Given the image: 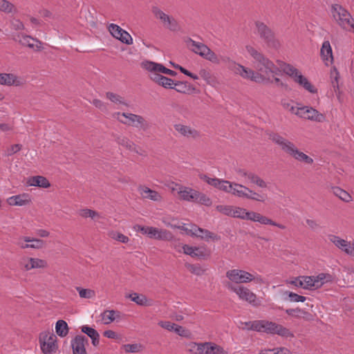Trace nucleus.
I'll return each mask as SVG.
<instances>
[{"label":"nucleus","mask_w":354,"mask_h":354,"mask_svg":"<svg viewBox=\"0 0 354 354\" xmlns=\"http://www.w3.org/2000/svg\"><path fill=\"white\" fill-rule=\"evenodd\" d=\"M246 51L252 58L254 67L256 68V73H260L262 77L261 84H272L273 80L271 77L278 75L280 73L279 68L261 52L251 45L245 46Z\"/></svg>","instance_id":"nucleus-1"},{"label":"nucleus","mask_w":354,"mask_h":354,"mask_svg":"<svg viewBox=\"0 0 354 354\" xmlns=\"http://www.w3.org/2000/svg\"><path fill=\"white\" fill-rule=\"evenodd\" d=\"M270 138L275 145H278L284 153L290 156L295 160L310 165L313 162L312 158L299 151L293 142L279 133H272L270 136Z\"/></svg>","instance_id":"nucleus-2"},{"label":"nucleus","mask_w":354,"mask_h":354,"mask_svg":"<svg viewBox=\"0 0 354 354\" xmlns=\"http://www.w3.org/2000/svg\"><path fill=\"white\" fill-rule=\"evenodd\" d=\"M231 217L258 222L262 225H270L277 227L281 230H285L286 228L284 225L277 223L260 213L253 211H248L245 208L240 207L232 206Z\"/></svg>","instance_id":"nucleus-3"},{"label":"nucleus","mask_w":354,"mask_h":354,"mask_svg":"<svg viewBox=\"0 0 354 354\" xmlns=\"http://www.w3.org/2000/svg\"><path fill=\"white\" fill-rule=\"evenodd\" d=\"M330 12L333 20L342 30L354 32V18L342 5L339 3L331 4Z\"/></svg>","instance_id":"nucleus-4"},{"label":"nucleus","mask_w":354,"mask_h":354,"mask_svg":"<svg viewBox=\"0 0 354 354\" xmlns=\"http://www.w3.org/2000/svg\"><path fill=\"white\" fill-rule=\"evenodd\" d=\"M222 62L229 63L228 68L235 75H239L244 80H250L256 83L261 84L262 77L260 73H257L255 71L250 68L244 66L232 59L229 57H222Z\"/></svg>","instance_id":"nucleus-5"},{"label":"nucleus","mask_w":354,"mask_h":354,"mask_svg":"<svg viewBox=\"0 0 354 354\" xmlns=\"http://www.w3.org/2000/svg\"><path fill=\"white\" fill-rule=\"evenodd\" d=\"M231 194L239 198L259 203H265L268 199V194L264 192H256L248 187L236 183H234Z\"/></svg>","instance_id":"nucleus-6"},{"label":"nucleus","mask_w":354,"mask_h":354,"mask_svg":"<svg viewBox=\"0 0 354 354\" xmlns=\"http://www.w3.org/2000/svg\"><path fill=\"white\" fill-rule=\"evenodd\" d=\"M185 42L192 51L199 55L203 58L215 64H219L222 62L221 57L223 56L218 57L207 45L196 41L191 38H188Z\"/></svg>","instance_id":"nucleus-7"},{"label":"nucleus","mask_w":354,"mask_h":354,"mask_svg":"<svg viewBox=\"0 0 354 354\" xmlns=\"http://www.w3.org/2000/svg\"><path fill=\"white\" fill-rule=\"evenodd\" d=\"M113 118L123 124L139 128L143 131H146L149 128V124L147 120L140 115L131 113L115 112L113 114Z\"/></svg>","instance_id":"nucleus-8"},{"label":"nucleus","mask_w":354,"mask_h":354,"mask_svg":"<svg viewBox=\"0 0 354 354\" xmlns=\"http://www.w3.org/2000/svg\"><path fill=\"white\" fill-rule=\"evenodd\" d=\"M283 71L287 75L290 76L294 82L302 86L307 91L311 93H316L317 92V89L293 66L286 64L283 68Z\"/></svg>","instance_id":"nucleus-9"},{"label":"nucleus","mask_w":354,"mask_h":354,"mask_svg":"<svg viewBox=\"0 0 354 354\" xmlns=\"http://www.w3.org/2000/svg\"><path fill=\"white\" fill-rule=\"evenodd\" d=\"M133 230L136 232H140L142 234L147 236L150 239L160 241H171L173 239L172 234L165 229L136 225L133 226Z\"/></svg>","instance_id":"nucleus-10"},{"label":"nucleus","mask_w":354,"mask_h":354,"mask_svg":"<svg viewBox=\"0 0 354 354\" xmlns=\"http://www.w3.org/2000/svg\"><path fill=\"white\" fill-rule=\"evenodd\" d=\"M256 33L263 40L268 46L277 48L280 46L279 40L276 38L274 32L266 24L261 21H256Z\"/></svg>","instance_id":"nucleus-11"},{"label":"nucleus","mask_w":354,"mask_h":354,"mask_svg":"<svg viewBox=\"0 0 354 354\" xmlns=\"http://www.w3.org/2000/svg\"><path fill=\"white\" fill-rule=\"evenodd\" d=\"M301 288L306 290H315L321 288L326 282L330 281L332 277L329 274L320 273L317 276H301Z\"/></svg>","instance_id":"nucleus-12"},{"label":"nucleus","mask_w":354,"mask_h":354,"mask_svg":"<svg viewBox=\"0 0 354 354\" xmlns=\"http://www.w3.org/2000/svg\"><path fill=\"white\" fill-rule=\"evenodd\" d=\"M227 288L236 293L239 299L245 301L253 306H259L260 305V302L257 299V295L249 288L242 286H235L232 283H228L227 284Z\"/></svg>","instance_id":"nucleus-13"},{"label":"nucleus","mask_w":354,"mask_h":354,"mask_svg":"<svg viewBox=\"0 0 354 354\" xmlns=\"http://www.w3.org/2000/svg\"><path fill=\"white\" fill-rule=\"evenodd\" d=\"M57 337L50 333H42L39 337L40 347L44 354L55 353L57 348L55 344Z\"/></svg>","instance_id":"nucleus-14"},{"label":"nucleus","mask_w":354,"mask_h":354,"mask_svg":"<svg viewBox=\"0 0 354 354\" xmlns=\"http://www.w3.org/2000/svg\"><path fill=\"white\" fill-rule=\"evenodd\" d=\"M328 238L339 250L354 257V241H348L334 234H329Z\"/></svg>","instance_id":"nucleus-15"},{"label":"nucleus","mask_w":354,"mask_h":354,"mask_svg":"<svg viewBox=\"0 0 354 354\" xmlns=\"http://www.w3.org/2000/svg\"><path fill=\"white\" fill-rule=\"evenodd\" d=\"M263 333L277 334L284 337H292L293 333L287 328L275 322L265 320Z\"/></svg>","instance_id":"nucleus-16"},{"label":"nucleus","mask_w":354,"mask_h":354,"mask_svg":"<svg viewBox=\"0 0 354 354\" xmlns=\"http://www.w3.org/2000/svg\"><path fill=\"white\" fill-rule=\"evenodd\" d=\"M227 278L235 283H246L252 281V273L243 270L233 269L226 272Z\"/></svg>","instance_id":"nucleus-17"},{"label":"nucleus","mask_w":354,"mask_h":354,"mask_svg":"<svg viewBox=\"0 0 354 354\" xmlns=\"http://www.w3.org/2000/svg\"><path fill=\"white\" fill-rule=\"evenodd\" d=\"M16 244L21 249H41L45 246L44 241L31 238L30 236H21L18 238Z\"/></svg>","instance_id":"nucleus-18"},{"label":"nucleus","mask_w":354,"mask_h":354,"mask_svg":"<svg viewBox=\"0 0 354 354\" xmlns=\"http://www.w3.org/2000/svg\"><path fill=\"white\" fill-rule=\"evenodd\" d=\"M142 67L150 73H157L176 76L177 73L164 66L162 64L151 61H144L141 64Z\"/></svg>","instance_id":"nucleus-19"},{"label":"nucleus","mask_w":354,"mask_h":354,"mask_svg":"<svg viewBox=\"0 0 354 354\" xmlns=\"http://www.w3.org/2000/svg\"><path fill=\"white\" fill-rule=\"evenodd\" d=\"M237 174L241 178H245L249 182L256 185L260 188H266L268 186V183L254 172L247 171L245 169H239L237 170Z\"/></svg>","instance_id":"nucleus-20"},{"label":"nucleus","mask_w":354,"mask_h":354,"mask_svg":"<svg viewBox=\"0 0 354 354\" xmlns=\"http://www.w3.org/2000/svg\"><path fill=\"white\" fill-rule=\"evenodd\" d=\"M174 129L181 136L189 140H195L200 137V133L195 129L180 123L175 124Z\"/></svg>","instance_id":"nucleus-21"},{"label":"nucleus","mask_w":354,"mask_h":354,"mask_svg":"<svg viewBox=\"0 0 354 354\" xmlns=\"http://www.w3.org/2000/svg\"><path fill=\"white\" fill-rule=\"evenodd\" d=\"M21 264L26 271H29L32 269L45 268L48 266L45 260L32 257L24 259Z\"/></svg>","instance_id":"nucleus-22"},{"label":"nucleus","mask_w":354,"mask_h":354,"mask_svg":"<svg viewBox=\"0 0 354 354\" xmlns=\"http://www.w3.org/2000/svg\"><path fill=\"white\" fill-rule=\"evenodd\" d=\"M88 339L82 335H77L71 340V346L73 354H86V345L88 344Z\"/></svg>","instance_id":"nucleus-23"},{"label":"nucleus","mask_w":354,"mask_h":354,"mask_svg":"<svg viewBox=\"0 0 354 354\" xmlns=\"http://www.w3.org/2000/svg\"><path fill=\"white\" fill-rule=\"evenodd\" d=\"M150 79L154 82L155 83L158 84L160 86H162V87L165 88H174V81L171 80V78L167 77L165 76H163L161 74L157 73H150L149 75Z\"/></svg>","instance_id":"nucleus-24"},{"label":"nucleus","mask_w":354,"mask_h":354,"mask_svg":"<svg viewBox=\"0 0 354 354\" xmlns=\"http://www.w3.org/2000/svg\"><path fill=\"white\" fill-rule=\"evenodd\" d=\"M189 235L195 236L201 239L208 240L209 239H215L216 237L213 233L207 230L203 229L195 225H190V230L188 232Z\"/></svg>","instance_id":"nucleus-25"},{"label":"nucleus","mask_w":354,"mask_h":354,"mask_svg":"<svg viewBox=\"0 0 354 354\" xmlns=\"http://www.w3.org/2000/svg\"><path fill=\"white\" fill-rule=\"evenodd\" d=\"M138 192L140 196L145 199H149L153 201H160L161 195L156 191L153 190L146 186H140Z\"/></svg>","instance_id":"nucleus-26"},{"label":"nucleus","mask_w":354,"mask_h":354,"mask_svg":"<svg viewBox=\"0 0 354 354\" xmlns=\"http://www.w3.org/2000/svg\"><path fill=\"white\" fill-rule=\"evenodd\" d=\"M21 84V79L12 73H0V84L5 86H19Z\"/></svg>","instance_id":"nucleus-27"},{"label":"nucleus","mask_w":354,"mask_h":354,"mask_svg":"<svg viewBox=\"0 0 354 354\" xmlns=\"http://www.w3.org/2000/svg\"><path fill=\"white\" fill-rule=\"evenodd\" d=\"M321 57L326 65L333 62V50L328 41H324L320 50Z\"/></svg>","instance_id":"nucleus-28"},{"label":"nucleus","mask_w":354,"mask_h":354,"mask_svg":"<svg viewBox=\"0 0 354 354\" xmlns=\"http://www.w3.org/2000/svg\"><path fill=\"white\" fill-rule=\"evenodd\" d=\"M197 191L192 188L179 186L178 189V194L180 199L186 201H194Z\"/></svg>","instance_id":"nucleus-29"},{"label":"nucleus","mask_w":354,"mask_h":354,"mask_svg":"<svg viewBox=\"0 0 354 354\" xmlns=\"http://www.w3.org/2000/svg\"><path fill=\"white\" fill-rule=\"evenodd\" d=\"M120 313L114 310H106L100 314L102 322L107 325L112 323L115 319L120 317Z\"/></svg>","instance_id":"nucleus-30"},{"label":"nucleus","mask_w":354,"mask_h":354,"mask_svg":"<svg viewBox=\"0 0 354 354\" xmlns=\"http://www.w3.org/2000/svg\"><path fill=\"white\" fill-rule=\"evenodd\" d=\"M81 330L91 339L92 344L94 346H97L99 344L100 335L95 329L87 325H84L81 327Z\"/></svg>","instance_id":"nucleus-31"},{"label":"nucleus","mask_w":354,"mask_h":354,"mask_svg":"<svg viewBox=\"0 0 354 354\" xmlns=\"http://www.w3.org/2000/svg\"><path fill=\"white\" fill-rule=\"evenodd\" d=\"M27 183L30 186H35L43 188H48L50 186V184L46 178L41 176H35L30 178L28 180Z\"/></svg>","instance_id":"nucleus-32"},{"label":"nucleus","mask_w":354,"mask_h":354,"mask_svg":"<svg viewBox=\"0 0 354 354\" xmlns=\"http://www.w3.org/2000/svg\"><path fill=\"white\" fill-rule=\"evenodd\" d=\"M306 119L312 121H316L319 122H322L324 120L325 117L323 114L319 113L317 110L315 109L307 106L306 109Z\"/></svg>","instance_id":"nucleus-33"},{"label":"nucleus","mask_w":354,"mask_h":354,"mask_svg":"<svg viewBox=\"0 0 354 354\" xmlns=\"http://www.w3.org/2000/svg\"><path fill=\"white\" fill-rule=\"evenodd\" d=\"M19 42L22 45L28 46L30 48H33L35 46H36L37 50H40L41 48V43L37 39H35L28 35H22Z\"/></svg>","instance_id":"nucleus-34"},{"label":"nucleus","mask_w":354,"mask_h":354,"mask_svg":"<svg viewBox=\"0 0 354 354\" xmlns=\"http://www.w3.org/2000/svg\"><path fill=\"white\" fill-rule=\"evenodd\" d=\"M207 346V342H192L188 345V351L192 354H206L205 350Z\"/></svg>","instance_id":"nucleus-35"},{"label":"nucleus","mask_w":354,"mask_h":354,"mask_svg":"<svg viewBox=\"0 0 354 354\" xmlns=\"http://www.w3.org/2000/svg\"><path fill=\"white\" fill-rule=\"evenodd\" d=\"M183 252L192 257H203V252L197 247H192L188 245H184L182 247Z\"/></svg>","instance_id":"nucleus-36"},{"label":"nucleus","mask_w":354,"mask_h":354,"mask_svg":"<svg viewBox=\"0 0 354 354\" xmlns=\"http://www.w3.org/2000/svg\"><path fill=\"white\" fill-rule=\"evenodd\" d=\"M128 297L133 302H135L136 304L145 306H149V304L148 303V299L146 297V296L143 295H139L136 292H133L131 294H129Z\"/></svg>","instance_id":"nucleus-37"},{"label":"nucleus","mask_w":354,"mask_h":354,"mask_svg":"<svg viewBox=\"0 0 354 354\" xmlns=\"http://www.w3.org/2000/svg\"><path fill=\"white\" fill-rule=\"evenodd\" d=\"M207 345H208L206 347V354H227L228 352L225 351L223 348L221 346L212 343V342H207Z\"/></svg>","instance_id":"nucleus-38"},{"label":"nucleus","mask_w":354,"mask_h":354,"mask_svg":"<svg viewBox=\"0 0 354 354\" xmlns=\"http://www.w3.org/2000/svg\"><path fill=\"white\" fill-rule=\"evenodd\" d=\"M55 330L57 334L63 337L66 336L68 333V328L67 323L62 319L58 320L56 323Z\"/></svg>","instance_id":"nucleus-39"},{"label":"nucleus","mask_w":354,"mask_h":354,"mask_svg":"<svg viewBox=\"0 0 354 354\" xmlns=\"http://www.w3.org/2000/svg\"><path fill=\"white\" fill-rule=\"evenodd\" d=\"M333 194L339 197L341 200L345 202H349L351 201V196L345 190L341 189L339 187H334L332 188Z\"/></svg>","instance_id":"nucleus-40"},{"label":"nucleus","mask_w":354,"mask_h":354,"mask_svg":"<svg viewBox=\"0 0 354 354\" xmlns=\"http://www.w3.org/2000/svg\"><path fill=\"white\" fill-rule=\"evenodd\" d=\"M199 75L206 82L207 84H209L211 86L214 85L216 82L215 77L212 75L211 73L209 71L205 68H201L199 71Z\"/></svg>","instance_id":"nucleus-41"},{"label":"nucleus","mask_w":354,"mask_h":354,"mask_svg":"<svg viewBox=\"0 0 354 354\" xmlns=\"http://www.w3.org/2000/svg\"><path fill=\"white\" fill-rule=\"evenodd\" d=\"M194 202L201 203L205 206H210L212 205V200L206 194L200 192H196Z\"/></svg>","instance_id":"nucleus-42"},{"label":"nucleus","mask_w":354,"mask_h":354,"mask_svg":"<svg viewBox=\"0 0 354 354\" xmlns=\"http://www.w3.org/2000/svg\"><path fill=\"white\" fill-rule=\"evenodd\" d=\"M28 202V200L24 199V197L20 195L12 196L8 198V203L10 205L22 206Z\"/></svg>","instance_id":"nucleus-43"},{"label":"nucleus","mask_w":354,"mask_h":354,"mask_svg":"<svg viewBox=\"0 0 354 354\" xmlns=\"http://www.w3.org/2000/svg\"><path fill=\"white\" fill-rule=\"evenodd\" d=\"M109 236L112 239L116 240L120 243H127L129 241V239L128 236L117 231L109 232Z\"/></svg>","instance_id":"nucleus-44"},{"label":"nucleus","mask_w":354,"mask_h":354,"mask_svg":"<svg viewBox=\"0 0 354 354\" xmlns=\"http://www.w3.org/2000/svg\"><path fill=\"white\" fill-rule=\"evenodd\" d=\"M0 11L6 13H11L15 12L16 9L12 3L6 0H0Z\"/></svg>","instance_id":"nucleus-45"},{"label":"nucleus","mask_w":354,"mask_h":354,"mask_svg":"<svg viewBox=\"0 0 354 354\" xmlns=\"http://www.w3.org/2000/svg\"><path fill=\"white\" fill-rule=\"evenodd\" d=\"M106 96L109 100H111L113 103L127 105V104L124 100L123 97L118 94H115L112 92H107L106 93Z\"/></svg>","instance_id":"nucleus-46"},{"label":"nucleus","mask_w":354,"mask_h":354,"mask_svg":"<svg viewBox=\"0 0 354 354\" xmlns=\"http://www.w3.org/2000/svg\"><path fill=\"white\" fill-rule=\"evenodd\" d=\"M201 179L203 180L208 185L213 186L217 189L219 188L221 181L223 180V179H219L217 178H210V177L207 176V175L201 176Z\"/></svg>","instance_id":"nucleus-47"},{"label":"nucleus","mask_w":354,"mask_h":354,"mask_svg":"<svg viewBox=\"0 0 354 354\" xmlns=\"http://www.w3.org/2000/svg\"><path fill=\"white\" fill-rule=\"evenodd\" d=\"M201 179L203 180L208 185L213 186L217 189L219 188L221 181L223 180V179H219L217 178H210V177L207 176V175L201 176Z\"/></svg>","instance_id":"nucleus-48"},{"label":"nucleus","mask_w":354,"mask_h":354,"mask_svg":"<svg viewBox=\"0 0 354 354\" xmlns=\"http://www.w3.org/2000/svg\"><path fill=\"white\" fill-rule=\"evenodd\" d=\"M186 268L194 274L201 276L205 273V270L198 264H187Z\"/></svg>","instance_id":"nucleus-49"},{"label":"nucleus","mask_w":354,"mask_h":354,"mask_svg":"<svg viewBox=\"0 0 354 354\" xmlns=\"http://www.w3.org/2000/svg\"><path fill=\"white\" fill-rule=\"evenodd\" d=\"M79 215L83 218H91L92 219L100 218V215L97 212L89 209H82L80 210Z\"/></svg>","instance_id":"nucleus-50"},{"label":"nucleus","mask_w":354,"mask_h":354,"mask_svg":"<svg viewBox=\"0 0 354 354\" xmlns=\"http://www.w3.org/2000/svg\"><path fill=\"white\" fill-rule=\"evenodd\" d=\"M76 290L81 298L90 299L95 295V291L91 289H85L80 287H76Z\"/></svg>","instance_id":"nucleus-51"},{"label":"nucleus","mask_w":354,"mask_h":354,"mask_svg":"<svg viewBox=\"0 0 354 354\" xmlns=\"http://www.w3.org/2000/svg\"><path fill=\"white\" fill-rule=\"evenodd\" d=\"M152 12L157 19H160L162 22L163 24L166 23V21L168 19V17L169 16L158 7H153Z\"/></svg>","instance_id":"nucleus-52"},{"label":"nucleus","mask_w":354,"mask_h":354,"mask_svg":"<svg viewBox=\"0 0 354 354\" xmlns=\"http://www.w3.org/2000/svg\"><path fill=\"white\" fill-rule=\"evenodd\" d=\"M117 39L120 40L122 43L127 44V45H131L133 44L132 37L125 30H122L120 33V35Z\"/></svg>","instance_id":"nucleus-53"},{"label":"nucleus","mask_w":354,"mask_h":354,"mask_svg":"<svg viewBox=\"0 0 354 354\" xmlns=\"http://www.w3.org/2000/svg\"><path fill=\"white\" fill-rule=\"evenodd\" d=\"M164 26L171 31H177L179 30L177 21L170 16L168 17V19L166 21V23L164 24Z\"/></svg>","instance_id":"nucleus-54"},{"label":"nucleus","mask_w":354,"mask_h":354,"mask_svg":"<svg viewBox=\"0 0 354 354\" xmlns=\"http://www.w3.org/2000/svg\"><path fill=\"white\" fill-rule=\"evenodd\" d=\"M108 30L109 31V32L111 33V35L115 37V39H118L119 35H120V33L124 30V29H122L121 27H120L118 25H116L115 24H111L109 26H108Z\"/></svg>","instance_id":"nucleus-55"},{"label":"nucleus","mask_w":354,"mask_h":354,"mask_svg":"<svg viewBox=\"0 0 354 354\" xmlns=\"http://www.w3.org/2000/svg\"><path fill=\"white\" fill-rule=\"evenodd\" d=\"M175 90L181 93H187L189 90V86L187 82H176L174 84Z\"/></svg>","instance_id":"nucleus-56"},{"label":"nucleus","mask_w":354,"mask_h":354,"mask_svg":"<svg viewBox=\"0 0 354 354\" xmlns=\"http://www.w3.org/2000/svg\"><path fill=\"white\" fill-rule=\"evenodd\" d=\"M216 209L224 215L231 216L232 205H219L216 207Z\"/></svg>","instance_id":"nucleus-57"},{"label":"nucleus","mask_w":354,"mask_h":354,"mask_svg":"<svg viewBox=\"0 0 354 354\" xmlns=\"http://www.w3.org/2000/svg\"><path fill=\"white\" fill-rule=\"evenodd\" d=\"M233 185H234V183H231V182H230L228 180H222L218 189L226 192V193L231 194Z\"/></svg>","instance_id":"nucleus-58"},{"label":"nucleus","mask_w":354,"mask_h":354,"mask_svg":"<svg viewBox=\"0 0 354 354\" xmlns=\"http://www.w3.org/2000/svg\"><path fill=\"white\" fill-rule=\"evenodd\" d=\"M141 346L138 344H124L123 348L127 353H138L140 351Z\"/></svg>","instance_id":"nucleus-59"},{"label":"nucleus","mask_w":354,"mask_h":354,"mask_svg":"<svg viewBox=\"0 0 354 354\" xmlns=\"http://www.w3.org/2000/svg\"><path fill=\"white\" fill-rule=\"evenodd\" d=\"M264 324L265 320L253 321V324H252V330H255L257 332H263Z\"/></svg>","instance_id":"nucleus-60"},{"label":"nucleus","mask_w":354,"mask_h":354,"mask_svg":"<svg viewBox=\"0 0 354 354\" xmlns=\"http://www.w3.org/2000/svg\"><path fill=\"white\" fill-rule=\"evenodd\" d=\"M288 297L291 301L294 302H304L306 297L304 296L299 295L292 292H288Z\"/></svg>","instance_id":"nucleus-61"},{"label":"nucleus","mask_w":354,"mask_h":354,"mask_svg":"<svg viewBox=\"0 0 354 354\" xmlns=\"http://www.w3.org/2000/svg\"><path fill=\"white\" fill-rule=\"evenodd\" d=\"M22 145L19 144H15L11 145L9 148L7 149L6 151V156H10L17 152L19 151L21 149Z\"/></svg>","instance_id":"nucleus-62"},{"label":"nucleus","mask_w":354,"mask_h":354,"mask_svg":"<svg viewBox=\"0 0 354 354\" xmlns=\"http://www.w3.org/2000/svg\"><path fill=\"white\" fill-rule=\"evenodd\" d=\"M158 326L168 331H174L176 324L169 321H160L158 323Z\"/></svg>","instance_id":"nucleus-63"},{"label":"nucleus","mask_w":354,"mask_h":354,"mask_svg":"<svg viewBox=\"0 0 354 354\" xmlns=\"http://www.w3.org/2000/svg\"><path fill=\"white\" fill-rule=\"evenodd\" d=\"M174 331L177 333L178 335L181 337H188L189 336V331L186 330L185 328H183L181 326L175 325Z\"/></svg>","instance_id":"nucleus-64"}]
</instances>
